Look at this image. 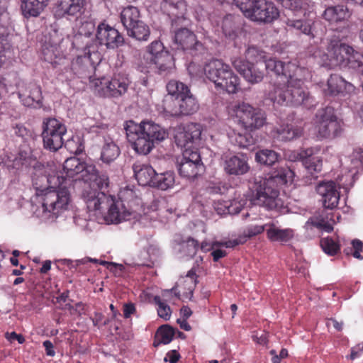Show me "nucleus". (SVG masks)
<instances>
[{
  "mask_svg": "<svg viewBox=\"0 0 363 363\" xmlns=\"http://www.w3.org/2000/svg\"><path fill=\"white\" fill-rule=\"evenodd\" d=\"M121 21L126 30L133 28L140 20V12L138 8L128 6L124 8L121 12Z\"/></svg>",
  "mask_w": 363,
  "mask_h": 363,
  "instance_id": "37",
  "label": "nucleus"
},
{
  "mask_svg": "<svg viewBox=\"0 0 363 363\" xmlns=\"http://www.w3.org/2000/svg\"><path fill=\"white\" fill-rule=\"evenodd\" d=\"M180 357L179 354L176 350H172L167 353L164 360L170 363H177Z\"/></svg>",
  "mask_w": 363,
  "mask_h": 363,
  "instance_id": "61",
  "label": "nucleus"
},
{
  "mask_svg": "<svg viewBox=\"0 0 363 363\" xmlns=\"http://www.w3.org/2000/svg\"><path fill=\"white\" fill-rule=\"evenodd\" d=\"M265 228L267 229V224L261 225H248L244 231V235L245 238H250L253 236L261 234L264 230Z\"/></svg>",
  "mask_w": 363,
  "mask_h": 363,
  "instance_id": "53",
  "label": "nucleus"
},
{
  "mask_svg": "<svg viewBox=\"0 0 363 363\" xmlns=\"http://www.w3.org/2000/svg\"><path fill=\"white\" fill-rule=\"evenodd\" d=\"M83 198L90 216H93L94 219L100 221L101 216L104 214V211L108 206L111 196L91 189L84 191Z\"/></svg>",
  "mask_w": 363,
  "mask_h": 363,
  "instance_id": "13",
  "label": "nucleus"
},
{
  "mask_svg": "<svg viewBox=\"0 0 363 363\" xmlns=\"http://www.w3.org/2000/svg\"><path fill=\"white\" fill-rule=\"evenodd\" d=\"M92 218H94V217L89 216V219L88 220L84 215L78 214L74 217V221L82 229L88 230L90 228L89 225Z\"/></svg>",
  "mask_w": 363,
  "mask_h": 363,
  "instance_id": "55",
  "label": "nucleus"
},
{
  "mask_svg": "<svg viewBox=\"0 0 363 363\" xmlns=\"http://www.w3.org/2000/svg\"><path fill=\"white\" fill-rule=\"evenodd\" d=\"M319 151V147H311L306 150H302L301 151H290L286 153V156L290 161L296 162L298 160H301L303 162V160L306 159V157L312 156L318 153Z\"/></svg>",
  "mask_w": 363,
  "mask_h": 363,
  "instance_id": "47",
  "label": "nucleus"
},
{
  "mask_svg": "<svg viewBox=\"0 0 363 363\" xmlns=\"http://www.w3.org/2000/svg\"><path fill=\"white\" fill-rule=\"evenodd\" d=\"M92 49L82 50L84 55H79L71 62V69L74 74L79 76L85 75L94 71L102 59V55L97 51L95 45L91 46Z\"/></svg>",
  "mask_w": 363,
  "mask_h": 363,
  "instance_id": "12",
  "label": "nucleus"
},
{
  "mask_svg": "<svg viewBox=\"0 0 363 363\" xmlns=\"http://www.w3.org/2000/svg\"><path fill=\"white\" fill-rule=\"evenodd\" d=\"M89 165H92V164L83 162L75 157H69L63 164V171L66 174V177H64L67 179V181L68 180L67 178H74L75 176L77 177L75 180H84Z\"/></svg>",
  "mask_w": 363,
  "mask_h": 363,
  "instance_id": "26",
  "label": "nucleus"
},
{
  "mask_svg": "<svg viewBox=\"0 0 363 363\" xmlns=\"http://www.w3.org/2000/svg\"><path fill=\"white\" fill-rule=\"evenodd\" d=\"M163 44L160 41H153L150 45L147 47V51L144 55V59L147 62L155 59L158 55H161L162 52H165Z\"/></svg>",
  "mask_w": 363,
  "mask_h": 363,
  "instance_id": "49",
  "label": "nucleus"
},
{
  "mask_svg": "<svg viewBox=\"0 0 363 363\" xmlns=\"http://www.w3.org/2000/svg\"><path fill=\"white\" fill-rule=\"evenodd\" d=\"M320 245L323 250L329 255H335L340 250L339 245L333 239L329 238L322 239Z\"/></svg>",
  "mask_w": 363,
  "mask_h": 363,
  "instance_id": "52",
  "label": "nucleus"
},
{
  "mask_svg": "<svg viewBox=\"0 0 363 363\" xmlns=\"http://www.w3.org/2000/svg\"><path fill=\"white\" fill-rule=\"evenodd\" d=\"M124 129L131 147L142 155H148L155 144L168 137L164 128L151 121H143L140 123L129 121L125 122Z\"/></svg>",
  "mask_w": 363,
  "mask_h": 363,
  "instance_id": "4",
  "label": "nucleus"
},
{
  "mask_svg": "<svg viewBox=\"0 0 363 363\" xmlns=\"http://www.w3.org/2000/svg\"><path fill=\"white\" fill-rule=\"evenodd\" d=\"M32 182L35 189L32 201L33 214L44 221H52L69 208L70 194L67 179L54 165L37 163L33 166Z\"/></svg>",
  "mask_w": 363,
  "mask_h": 363,
  "instance_id": "1",
  "label": "nucleus"
},
{
  "mask_svg": "<svg viewBox=\"0 0 363 363\" xmlns=\"http://www.w3.org/2000/svg\"><path fill=\"white\" fill-rule=\"evenodd\" d=\"M352 16V11L344 5H337L327 8L323 13V18L329 23L330 26H337L340 23H345Z\"/></svg>",
  "mask_w": 363,
  "mask_h": 363,
  "instance_id": "24",
  "label": "nucleus"
},
{
  "mask_svg": "<svg viewBox=\"0 0 363 363\" xmlns=\"http://www.w3.org/2000/svg\"><path fill=\"white\" fill-rule=\"evenodd\" d=\"M66 133V126L60 121L53 118L44 119L42 132L44 147L51 152L58 150L64 144L63 136Z\"/></svg>",
  "mask_w": 363,
  "mask_h": 363,
  "instance_id": "9",
  "label": "nucleus"
},
{
  "mask_svg": "<svg viewBox=\"0 0 363 363\" xmlns=\"http://www.w3.org/2000/svg\"><path fill=\"white\" fill-rule=\"evenodd\" d=\"M162 6L169 16L177 18L182 17L186 10L184 0H163Z\"/></svg>",
  "mask_w": 363,
  "mask_h": 363,
  "instance_id": "41",
  "label": "nucleus"
},
{
  "mask_svg": "<svg viewBox=\"0 0 363 363\" xmlns=\"http://www.w3.org/2000/svg\"><path fill=\"white\" fill-rule=\"evenodd\" d=\"M265 62H259L256 64L250 63L240 57H235L232 60L234 68L250 84H257L262 81L264 72L262 68L264 67L267 70Z\"/></svg>",
  "mask_w": 363,
  "mask_h": 363,
  "instance_id": "15",
  "label": "nucleus"
},
{
  "mask_svg": "<svg viewBox=\"0 0 363 363\" xmlns=\"http://www.w3.org/2000/svg\"><path fill=\"white\" fill-rule=\"evenodd\" d=\"M5 337L10 342L17 340L19 344H23L25 342V338L22 335L17 334L15 332L6 333Z\"/></svg>",
  "mask_w": 363,
  "mask_h": 363,
  "instance_id": "59",
  "label": "nucleus"
},
{
  "mask_svg": "<svg viewBox=\"0 0 363 363\" xmlns=\"http://www.w3.org/2000/svg\"><path fill=\"white\" fill-rule=\"evenodd\" d=\"M325 95L337 96L350 94L354 91V86L338 74H331L323 88Z\"/></svg>",
  "mask_w": 363,
  "mask_h": 363,
  "instance_id": "20",
  "label": "nucleus"
},
{
  "mask_svg": "<svg viewBox=\"0 0 363 363\" xmlns=\"http://www.w3.org/2000/svg\"><path fill=\"white\" fill-rule=\"evenodd\" d=\"M235 143L240 147H246L250 144V140L247 138V136L238 133L235 138Z\"/></svg>",
  "mask_w": 363,
  "mask_h": 363,
  "instance_id": "60",
  "label": "nucleus"
},
{
  "mask_svg": "<svg viewBox=\"0 0 363 363\" xmlns=\"http://www.w3.org/2000/svg\"><path fill=\"white\" fill-rule=\"evenodd\" d=\"M327 327L333 326L335 329H336L338 331L342 330L343 323L342 322H338L337 320L334 318H330L328 319L326 322Z\"/></svg>",
  "mask_w": 363,
  "mask_h": 363,
  "instance_id": "63",
  "label": "nucleus"
},
{
  "mask_svg": "<svg viewBox=\"0 0 363 363\" xmlns=\"http://www.w3.org/2000/svg\"><path fill=\"white\" fill-rule=\"evenodd\" d=\"M202 169L203 165L197 150H183L182 158L178 167L180 175L188 179L194 178Z\"/></svg>",
  "mask_w": 363,
  "mask_h": 363,
  "instance_id": "16",
  "label": "nucleus"
},
{
  "mask_svg": "<svg viewBox=\"0 0 363 363\" xmlns=\"http://www.w3.org/2000/svg\"><path fill=\"white\" fill-rule=\"evenodd\" d=\"M238 6L246 18L254 21L272 23L279 16L278 8L266 0H257L250 5L242 3Z\"/></svg>",
  "mask_w": 363,
  "mask_h": 363,
  "instance_id": "8",
  "label": "nucleus"
},
{
  "mask_svg": "<svg viewBox=\"0 0 363 363\" xmlns=\"http://www.w3.org/2000/svg\"><path fill=\"white\" fill-rule=\"evenodd\" d=\"M86 172V174L84 181L86 183H89V189H95V187L99 189H104L108 186L109 179L108 176L105 174H100L94 164L89 165Z\"/></svg>",
  "mask_w": 363,
  "mask_h": 363,
  "instance_id": "30",
  "label": "nucleus"
},
{
  "mask_svg": "<svg viewBox=\"0 0 363 363\" xmlns=\"http://www.w3.org/2000/svg\"><path fill=\"white\" fill-rule=\"evenodd\" d=\"M62 40V38L55 33L48 40L45 41L42 47L43 60L54 67L60 64L64 59V55L60 45Z\"/></svg>",
  "mask_w": 363,
  "mask_h": 363,
  "instance_id": "19",
  "label": "nucleus"
},
{
  "mask_svg": "<svg viewBox=\"0 0 363 363\" xmlns=\"http://www.w3.org/2000/svg\"><path fill=\"white\" fill-rule=\"evenodd\" d=\"M243 206V203L237 200H233L230 204H225V208H227V211L230 214L238 213Z\"/></svg>",
  "mask_w": 363,
  "mask_h": 363,
  "instance_id": "56",
  "label": "nucleus"
},
{
  "mask_svg": "<svg viewBox=\"0 0 363 363\" xmlns=\"http://www.w3.org/2000/svg\"><path fill=\"white\" fill-rule=\"evenodd\" d=\"M266 123L265 113L259 108H255L252 114L250 115L249 121H245L242 128L247 131H252L262 128Z\"/></svg>",
  "mask_w": 363,
  "mask_h": 363,
  "instance_id": "38",
  "label": "nucleus"
},
{
  "mask_svg": "<svg viewBox=\"0 0 363 363\" xmlns=\"http://www.w3.org/2000/svg\"><path fill=\"white\" fill-rule=\"evenodd\" d=\"M303 165L307 171L313 175V173H318L322 170L323 162L320 157L312 155L306 157L303 160Z\"/></svg>",
  "mask_w": 363,
  "mask_h": 363,
  "instance_id": "50",
  "label": "nucleus"
},
{
  "mask_svg": "<svg viewBox=\"0 0 363 363\" xmlns=\"http://www.w3.org/2000/svg\"><path fill=\"white\" fill-rule=\"evenodd\" d=\"M174 335V330L169 325L161 326L157 331L158 342H154V346L157 347L160 344H169Z\"/></svg>",
  "mask_w": 363,
  "mask_h": 363,
  "instance_id": "48",
  "label": "nucleus"
},
{
  "mask_svg": "<svg viewBox=\"0 0 363 363\" xmlns=\"http://www.w3.org/2000/svg\"><path fill=\"white\" fill-rule=\"evenodd\" d=\"M314 127L317 137L323 139L336 135L339 124L330 108L319 110L314 119Z\"/></svg>",
  "mask_w": 363,
  "mask_h": 363,
  "instance_id": "11",
  "label": "nucleus"
},
{
  "mask_svg": "<svg viewBox=\"0 0 363 363\" xmlns=\"http://www.w3.org/2000/svg\"><path fill=\"white\" fill-rule=\"evenodd\" d=\"M131 84L125 73H116L112 77L90 79V87L95 94L104 98L118 99L128 90Z\"/></svg>",
  "mask_w": 363,
  "mask_h": 363,
  "instance_id": "7",
  "label": "nucleus"
},
{
  "mask_svg": "<svg viewBox=\"0 0 363 363\" xmlns=\"http://www.w3.org/2000/svg\"><path fill=\"white\" fill-rule=\"evenodd\" d=\"M133 169L140 185L152 186L156 172L150 165L135 162L133 165Z\"/></svg>",
  "mask_w": 363,
  "mask_h": 363,
  "instance_id": "29",
  "label": "nucleus"
},
{
  "mask_svg": "<svg viewBox=\"0 0 363 363\" xmlns=\"http://www.w3.org/2000/svg\"><path fill=\"white\" fill-rule=\"evenodd\" d=\"M174 42L183 50L198 49L200 45L194 33L187 28L178 30L174 34Z\"/></svg>",
  "mask_w": 363,
  "mask_h": 363,
  "instance_id": "31",
  "label": "nucleus"
},
{
  "mask_svg": "<svg viewBox=\"0 0 363 363\" xmlns=\"http://www.w3.org/2000/svg\"><path fill=\"white\" fill-rule=\"evenodd\" d=\"M154 301L155 303L158 306V315L165 320H169L171 318L172 314L170 307L165 302L162 301L160 296H155L154 298Z\"/></svg>",
  "mask_w": 363,
  "mask_h": 363,
  "instance_id": "51",
  "label": "nucleus"
},
{
  "mask_svg": "<svg viewBox=\"0 0 363 363\" xmlns=\"http://www.w3.org/2000/svg\"><path fill=\"white\" fill-rule=\"evenodd\" d=\"M255 108L248 103L237 102L228 107V114L242 127L245 121H249L250 115L253 113Z\"/></svg>",
  "mask_w": 363,
  "mask_h": 363,
  "instance_id": "27",
  "label": "nucleus"
},
{
  "mask_svg": "<svg viewBox=\"0 0 363 363\" xmlns=\"http://www.w3.org/2000/svg\"><path fill=\"white\" fill-rule=\"evenodd\" d=\"M279 155L274 150L264 149L256 152L255 160L257 162L267 166L273 165L278 161Z\"/></svg>",
  "mask_w": 363,
  "mask_h": 363,
  "instance_id": "44",
  "label": "nucleus"
},
{
  "mask_svg": "<svg viewBox=\"0 0 363 363\" xmlns=\"http://www.w3.org/2000/svg\"><path fill=\"white\" fill-rule=\"evenodd\" d=\"M119 201L123 202L128 208L136 209L138 212L142 214L141 200L137 196L133 189L125 187L120 190Z\"/></svg>",
  "mask_w": 363,
  "mask_h": 363,
  "instance_id": "34",
  "label": "nucleus"
},
{
  "mask_svg": "<svg viewBox=\"0 0 363 363\" xmlns=\"http://www.w3.org/2000/svg\"><path fill=\"white\" fill-rule=\"evenodd\" d=\"M85 2L86 0H57L55 15L60 18L65 16H77L82 13Z\"/></svg>",
  "mask_w": 363,
  "mask_h": 363,
  "instance_id": "25",
  "label": "nucleus"
},
{
  "mask_svg": "<svg viewBox=\"0 0 363 363\" xmlns=\"http://www.w3.org/2000/svg\"><path fill=\"white\" fill-rule=\"evenodd\" d=\"M135 312V307L133 303L125 304L123 307V315L125 318H128Z\"/></svg>",
  "mask_w": 363,
  "mask_h": 363,
  "instance_id": "64",
  "label": "nucleus"
},
{
  "mask_svg": "<svg viewBox=\"0 0 363 363\" xmlns=\"http://www.w3.org/2000/svg\"><path fill=\"white\" fill-rule=\"evenodd\" d=\"M201 128L197 123H189L184 126H179L175 129L174 140L177 146L182 149L197 150L195 145L200 140Z\"/></svg>",
  "mask_w": 363,
  "mask_h": 363,
  "instance_id": "14",
  "label": "nucleus"
},
{
  "mask_svg": "<svg viewBox=\"0 0 363 363\" xmlns=\"http://www.w3.org/2000/svg\"><path fill=\"white\" fill-rule=\"evenodd\" d=\"M18 94L23 104L26 106L37 108L43 105L41 89L40 86L35 83H30L21 87Z\"/></svg>",
  "mask_w": 363,
  "mask_h": 363,
  "instance_id": "22",
  "label": "nucleus"
},
{
  "mask_svg": "<svg viewBox=\"0 0 363 363\" xmlns=\"http://www.w3.org/2000/svg\"><path fill=\"white\" fill-rule=\"evenodd\" d=\"M351 163L352 167L350 169L352 171L353 169H358L363 167V150L359 149L353 152L352 155Z\"/></svg>",
  "mask_w": 363,
  "mask_h": 363,
  "instance_id": "54",
  "label": "nucleus"
},
{
  "mask_svg": "<svg viewBox=\"0 0 363 363\" xmlns=\"http://www.w3.org/2000/svg\"><path fill=\"white\" fill-rule=\"evenodd\" d=\"M96 31L93 21H85L79 28L78 33L74 35L72 40V46L77 50L92 49L91 46L97 48V43L94 41V31Z\"/></svg>",
  "mask_w": 363,
  "mask_h": 363,
  "instance_id": "18",
  "label": "nucleus"
},
{
  "mask_svg": "<svg viewBox=\"0 0 363 363\" xmlns=\"http://www.w3.org/2000/svg\"><path fill=\"white\" fill-rule=\"evenodd\" d=\"M120 152L118 146L111 138H105L100 158L103 162L109 164L119 156Z\"/></svg>",
  "mask_w": 363,
  "mask_h": 363,
  "instance_id": "35",
  "label": "nucleus"
},
{
  "mask_svg": "<svg viewBox=\"0 0 363 363\" xmlns=\"http://www.w3.org/2000/svg\"><path fill=\"white\" fill-rule=\"evenodd\" d=\"M223 167L227 174L235 176L243 175L247 173L250 168L246 156L243 155L226 157Z\"/></svg>",
  "mask_w": 363,
  "mask_h": 363,
  "instance_id": "23",
  "label": "nucleus"
},
{
  "mask_svg": "<svg viewBox=\"0 0 363 363\" xmlns=\"http://www.w3.org/2000/svg\"><path fill=\"white\" fill-rule=\"evenodd\" d=\"M140 212H138L136 209L128 208L125 203L111 196L101 220L107 223H118L123 220H140Z\"/></svg>",
  "mask_w": 363,
  "mask_h": 363,
  "instance_id": "10",
  "label": "nucleus"
},
{
  "mask_svg": "<svg viewBox=\"0 0 363 363\" xmlns=\"http://www.w3.org/2000/svg\"><path fill=\"white\" fill-rule=\"evenodd\" d=\"M149 67L156 69L160 73L168 71L174 67V59L168 51L147 62Z\"/></svg>",
  "mask_w": 363,
  "mask_h": 363,
  "instance_id": "36",
  "label": "nucleus"
},
{
  "mask_svg": "<svg viewBox=\"0 0 363 363\" xmlns=\"http://www.w3.org/2000/svg\"><path fill=\"white\" fill-rule=\"evenodd\" d=\"M267 235L269 240L272 242H287L291 240L294 235V230L291 228H280L274 223L267 224Z\"/></svg>",
  "mask_w": 363,
  "mask_h": 363,
  "instance_id": "32",
  "label": "nucleus"
},
{
  "mask_svg": "<svg viewBox=\"0 0 363 363\" xmlns=\"http://www.w3.org/2000/svg\"><path fill=\"white\" fill-rule=\"evenodd\" d=\"M317 193L322 197L323 206L333 209L339 202L340 193L335 183L333 181L323 182L316 186Z\"/></svg>",
  "mask_w": 363,
  "mask_h": 363,
  "instance_id": "21",
  "label": "nucleus"
},
{
  "mask_svg": "<svg viewBox=\"0 0 363 363\" xmlns=\"http://www.w3.org/2000/svg\"><path fill=\"white\" fill-rule=\"evenodd\" d=\"M181 99L175 96H165L163 100V109L167 116L178 117L182 116Z\"/></svg>",
  "mask_w": 363,
  "mask_h": 363,
  "instance_id": "40",
  "label": "nucleus"
},
{
  "mask_svg": "<svg viewBox=\"0 0 363 363\" xmlns=\"http://www.w3.org/2000/svg\"><path fill=\"white\" fill-rule=\"evenodd\" d=\"M186 281H189L190 285L189 290L191 291L193 290V287L196 285V274L192 270L188 272L186 276Z\"/></svg>",
  "mask_w": 363,
  "mask_h": 363,
  "instance_id": "62",
  "label": "nucleus"
},
{
  "mask_svg": "<svg viewBox=\"0 0 363 363\" xmlns=\"http://www.w3.org/2000/svg\"><path fill=\"white\" fill-rule=\"evenodd\" d=\"M294 177V172L289 167H280L268 177L255 178L252 203L268 210L281 209L284 203L279 198L278 186L291 182Z\"/></svg>",
  "mask_w": 363,
  "mask_h": 363,
  "instance_id": "3",
  "label": "nucleus"
},
{
  "mask_svg": "<svg viewBox=\"0 0 363 363\" xmlns=\"http://www.w3.org/2000/svg\"><path fill=\"white\" fill-rule=\"evenodd\" d=\"M48 2L49 0H21L22 13L26 18L37 17L48 5Z\"/></svg>",
  "mask_w": 363,
  "mask_h": 363,
  "instance_id": "33",
  "label": "nucleus"
},
{
  "mask_svg": "<svg viewBox=\"0 0 363 363\" xmlns=\"http://www.w3.org/2000/svg\"><path fill=\"white\" fill-rule=\"evenodd\" d=\"M175 183L174 174L167 171L160 174H155L152 187L165 191L174 186Z\"/></svg>",
  "mask_w": 363,
  "mask_h": 363,
  "instance_id": "39",
  "label": "nucleus"
},
{
  "mask_svg": "<svg viewBox=\"0 0 363 363\" xmlns=\"http://www.w3.org/2000/svg\"><path fill=\"white\" fill-rule=\"evenodd\" d=\"M285 24L289 30H296L312 38H314V35L311 29V25L309 22L287 18L285 21Z\"/></svg>",
  "mask_w": 363,
  "mask_h": 363,
  "instance_id": "42",
  "label": "nucleus"
},
{
  "mask_svg": "<svg viewBox=\"0 0 363 363\" xmlns=\"http://www.w3.org/2000/svg\"><path fill=\"white\" fill-rule=\"evenodd\" d=\"M203 71L206 77L214 84L217 89L228 94H235L240 90L239 77L223 61L213 60L207 62Z\"/></svg>",
  "mask_w": 363,
  "mask_h": 363,
  "instance_id": "6",
  "label": "nucleus"
},
{
  "mask_svg": "<svg viewBox=\"0 0 363 363\" xmlns=\"http://www.w3.org/2000/svg\"><path fill=\"white\" fill-rule=\"evenodd\" d=\"M65 147L71 152H73L74 154H79L82 152L83 150V146L80 143L79 145L77 146H74V140L72 139L71 140H68L66 143H65Z\"/></svg>",
  "mask_w": 363,
  "mask_h": 363,
  "instance_id": "57",
  "label": "nucleus"
},
{
  "mask_svg": "<svg viewBox=\"0 0 363 363\" xmlns=\"http://www.w3.org/2000/svg\"><path fill=\"white\" fill-rule=\"evenodd\" d=\"M180 99L182 116L191 114L198 110L199 104L190 92L183 96Z\"/></svg>",
  "mask_w": 363,
  "mask_h": 363,
  "instance_id": "45",
  "label": "nucleus"
},
{
  "mask_svg": "<svg viewBox=\"0 0 363 363\" xmlns=\"http://www.w3.org/2000/svg\"><path fill=\"white\" fill-rule=\"evenodd\" d=\"M245 240H246V239H245L244 240H241V239H240V240L235 239V240H228L226 242L215 241V245H218V247L224 246L225 247H233L236 245L243 243L244 242H245Z\"/></svg>",
  "mask_w": 363,
  "mask_h": 363,
  "instance_id": "58",
  "label": "nucleus"
},
{
  "mask_svg": "<svg viewBox=\"0 0 363 363\" xmlns=\"http://www.w3.org/2000/svg\"><path fill=\"white\" fill-rule=\"evenodd\" d=\"M167 94L166 96L182 98L190 92L187 86L176 80H171L167 84Z\"/></svg>",
  "mask_w": 363,
  "mask_h": 363,
  "instance_id": "46",
  "label": "nucleus"
},
{
  "mask_svg": "<svg viewBox=\"0 0 363 363\" xmlns=\"http://www.w3.org/2000/svg\"><path fill=\"white\" fill-rule=\"evenodd\" d=\"M269 72L277 75L288 77L286 86H274L269 94V99L281 105H310L312 98L307 89L303 86V82L311 77L310 71L300 67L296 60L283 62L275 59H269L266 63Z\"/></svg>",
  "mask_w": 363,
  "mask_h": 363,
  "instance_id": "2",
  "label": "nucleus"
},
{
  "mask_svg": "<svg viewBox=\"0 0 363 363\" xmlns=\"http://www.w3.org/2000/svg\"><path fill=\"white\" fill-rule=\"evenodd\" d=\"M319 59L321 66L333 69L336 67H346L362 71L361 56L354 49L337 39H330L327 42L325 52L317 51L314 53Z\"/></svg>",
  "mask_w": 363,
  "mask_h": 363,
  "instance_id": "5",
  "label": "nucleus"
},
{
  "mask_svg": "<svg viewBox=\"0 0 363 363\" xmlns=\"http://www.w3.org/2000/svg\"><path fill=\"white\" fill-rule=\"evenodd\" d=\"M127 33L129 36L138 40L146 41L150 36V30L148 26L143 21H141L128 30Z\"/></svg>",
  "mask_w": 363,
  "mask_h": 363,
  "instance_id": "43",
  "label": "nucleus"
},
{
  "mask_svg": "<svg viewBox=\"0 0 363 363\" xmlns=\"http://www.w3.org/2000/svg\"><path fill=\"white\" fill-rule=\"evenodd\" d=\"M303 134L301 126L292 124H283L274 128L271 132L273 138L284 141H288L300 138Z\"/></svg>",
  "mask_w": 363,
  "mask_h": 363,
  "instance_id": "28",
  "label": "nucleus"
},
{
  "mask_svg": "<svg viewBox=\"0 0 363 363\" xmlns=\"http://www.w3.org/2000/svg\"><path fill=\"white\" fill-rule=\"evenodd\" d=\"M94 41L97 43L99 51L100 45H105L108 49L121 46L123 43V38L116 29L102 22L97 26Z\"/></svg>",
  "mask_w": 363,
  "mask_h": 363,
  "instance_id": "17",
  "label": "nucleus"
}]
</instances>
